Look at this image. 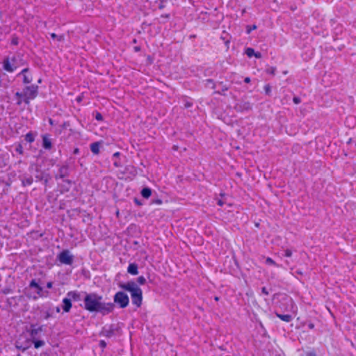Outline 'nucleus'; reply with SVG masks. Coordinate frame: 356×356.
I'll use <instances>...</instances> for the list:
<instances>
[{"instance_id":"obj_2","label":"nucleus","mask_w":356,"mask_h":356,"mask_svg":"<svg viewBox=\"0 0 356 356\" xmlns=\"http://www.w3.org/2000/svg\"><path fill=\"white\" fill-rule=\"evenodd\" d=\"M119 287L131 294L132 304L136 307H140L143 303L142 289L134 281H129L127 283H120Z\"/></svg>"},{"instance_id":"obj_51","label":"nucleus","mask_w":356,"mask_h":356,"mask_svg":"<svg viewBox=\"0 0 356 356\" xmlns=\"http://www.w3.org/2000/svg\"><path fill=\"white\" fill-rule=\"evenodd\" d=\"M162 200L161 199H156V200H152V204H162Z\"/></svg>"},{"instance_id":"obj_10","label":"nucleus","mask_w":356,"mask_h":356,"mask_svg":"<svg viewBox=\"0 0 356 356\" xmlns=\"http://www.w3.org/2000/svg\"><path fill=\"white\" fill-rule=\"evenodd\" d=\"M234 109L238 113L248 112L252 110V104L248 101H241L234 105Z\"/></svg>"},{"instance_id":"obj_39","label":"nucleus","mask_w":356,"mask_h":356,"mask_svg":"<svg viewBox=\"0 0 356 356\" xmlns=\"http://www.w3.org/2000/svg\"><path fill=\"white\" fill-rule=\"evenodd\" d=\"M257 26L255 24H253L252 26H246V33L248 34H250L252 31L255 30L257 29Z\"/></svg>"},{"instance_id":"obj_5","label":"nucleus","mask_w":356,"mask_h":356,"mask_svg":"<svg viewBox=\"0 0 356 356\" xmlns=\"http://www.w3.org/2000/svg\"><path fill=\"white\" fill-rule=\"evenodd\" d=\"M113 303L115 306L117 305L119 308L124 309L129 304V298L124 291H120L115 293Z\"/></svg>"},{"instance_id":"obj_25","label":"nucleus","mask_w":356,"mask_h":356,"mask_svg":"<svg viewBox=\"0 0 356 356\" xmlns=\"http://www.w3.org/2000/svg\"><path fill=\"white\" fill-rule=\"evenodd\" d=\"M24 90L22 92H16L15 94V97L17 98V101L16 104L19 106L24 102L23 99L25 98V95H24Z\"/></svg>"},{"instance_id":"obj_45","label":"nucleus","mask_w":356,"mask_h":356,"mask_svg":"<svg viewBox=\"0 0 356 356\" xmlns=\"http://www.w3.org/2000/svg\"><path fill=\"white\" fill-rule=\"evenodd\" d=\"M292 255V251L289 249L284 250V256L286 257H291Z\"/></svg>"},{"instance_id":"obj_12","label":"nucleus","mask_w":356,"mask_h":356,"mask_svg":"<svg viewBox=\"0 0 356 356\" xmlns=\"http://www.w3.org/2000/svg\"><path fill=\"white\" fill-rule=\"evenodd\" d=\"M70 175V170H69V165L68 164H64L60 166H59L58 173L55 175V179L56 180L60 179L62 180L66 179L68 176Z\"/></svg>"},{"instance_id":"obj_8","label":"nucleus","mask_w":356,"mask_h":356,"mask_svg":"<svg viewBox=\"0 0 356 356\" xmlns=\"http://www.w3.org/2000/svg\"><path fill=\"white\" fill-rule=\"evenodd\" d=\"M120 330V327L118 325L114 323L106 325L102 327L100 335L106 338H111L115 334V332H118Z\"/></svg>"},{"instance_id":"obj_21","label":"nucleus","mask_w":356,"mask_h":356,"mask_svg":"<svg viewBox=\"0 0 356 356\" xmlns=\"http://www.w3.org/2000/svg\"><path fill=\"white\" fill-rule=\"evenodd\" d=\"M275 314L276 315V316L277 318H279L282 321H283L284 322H286V323H289V322H291L293 320L292 315H291V314H282L279 313L277 312V310H276L275 312Z\"/></svg>"},{"instance_id":"obj_41","label":"nucleus","mask_w":356,"mask_h":356,"mask_svg":"<svg viewBox=\"0 0 356 356\" xmlns=\"http://www.w3.org/2000/svg\"><path fill=\"white\" fill-rule=\"evenodd\" d=\"M137 282L139 284L143 285L146 283V279L143 276H140L137 278Z\"/></svg>"},{"instance_id":"obj_59","label":"nucleus","mask_w":356,"mask_h":356,"mask_svg":"<svg viewBox=\"0 0 356 356\" xmlns=\"http://www.w3.org/2000/svg\"><path fill=\"white\" fill-rule=\"evenodd\" d=\"M113 165H114L115 167H117V168H118V167H120V166H121V163H120V162L117 161H114V162H113Z\"/></svg>"},{"instance_id":"obj_40","label":"nucleus","mask_w":356,"mask_h":356,"mask_svg":"<svg viewBox=\"0 0 356 356\" xmlns=\"http://www.w3.org/2000/svg\"><path fill=\"white\" fill-rule=\"evenodd\" d=\"M265 263L268 265L277 266L275 261L270 257H267Z\"/></svg>"},{"instance_id":"obj_13","label":"nucleus","mask_w":356,"mask_h":356,"mask_svg":"<svg viewBox=\"0 0 356 356\" xmlns=\"http://www.w3.org/2000/svg\"><path fill=\"white\" fill-rule=\"evenodd\" d=\"M19 179L22 182V186L23 187H26L31 186L33 182V178L32 175L28 173H24L19 176Z\"/></svg>"},{"instance_id":"obj_37","label":"nucleus","mask_w":356,"mask_h":356,"mask_svg":"<svg viewBox=\"0 0 356 356\" xmlns=\"http://www.w3.org/2000/svg\"><path fill=\"white\" fill-rule=\"evenodd\" d=\"M10 44L12 45H15V46L18 45V44H19V38L15 34L12 35Z\"/></svg>"},{"instance_id":"obj_16","label":"nucleus","mask_w":356,"mask_h":356,"mask_svg":"<svg viewBox=\"0 0 356 356\" xmlns=\"http://www.w3.org/2000/svg\"><path fill=\"white\" fill-rule=\"evenodd\" d=\"M42 331V326H38L37 325H31V328L28 331L29 332L31 339H35L40 332Z\"/></svg>"},{"instance_id":"obj_56","label":"nucleus","mask_w":356,"mask_h":356,"mask_svg":"<svg viewBox=\"0 0 356 356\" xmlns=\"http://www.w3.org/2000/svg\"><path fill=\"white\" fill-rule=\"evenodd\" d=\"M164 7H165V6H164V4H163V0H161V3H159V8L160 10H162V9H163V8H164Z\"/></svg>"},{"instance_id":"obj_11","label":"nucleus","mask_w":356,"mask_h":356,"mask_svg":"<svg viewBox=\"0 0 356 356\" xmlns=\"http://www.w3.org/2000/svg\"><path fill=\"white\" fill-rule=\"evenodd\" d=\"M22 76V83L25 85L29 84L33 81V75L29 67L24 68L17 74V77Z\"/></svg>"},{"instance_id":"obj_24","label":"nucleus","mask_w":356,"mask_h":356,"mask_svg":"<svg viewBox=\"0 0 356 356\" xmlns=\"http://www.w3.org/2000/svg\"><path fill=\"white\" fill-rule=\"evenodd\" d=\"M152 191L149 187H144L140 191V194H141L142 197L145 199H148L149 197H150V196L152 195Z\"/></svg>"},{"instance_id":"obj_17","label":"nucleus","mask_w":356,"mask_h":356,"mask_svg":"<svg viewBox=\"0 0 356 356\" xmlns=\"http://www.w3.org/2000/svg\"><path fill=\"white\" fill-rule=\"evenodd\" d=\"M73 184H74V182L70 179H63V183L59 185L60 193H65L68 192L70 190L72 185Z\"/></svg>"},{"instance_id":"obj_3","label":"nucleus","mask_w":356,"mask_h":356,"mask_svg":"<svg viewBox=\"0 0 356 356\" xmlns=\"http://www.w3.org/2000/svg\"><path fill=\"white\" fill-rule=\"evenodd\" d=\"M42 282L40 278L32 279L27 287L25 288V293L27 297L32 298L34 300L38 298V296H41L43 288L41 286Z\"/></svg>"},{"instance_id":"obj_33","label":"nucleus","mask_w":356,"mask_h":356,"mask_svg":"<svg viewBox=\"0 0 356 356\" xmlns=\"http://www.w3.org/2000/svg\"><path fill=\"white\" fill-rule=\"evenodd\" d=\"M50 36H51V39L57 40L58 41H60V42H61L64 40V36L63 35H58L55 33H50Z\"/></svg>"},{"instance_id":"obj_26","label":"nucleus","mask_w":356,"mask_h":356,"mask_svg":"<svg viewBox=\"0 0 356 356\" xmlns=\"http://www.w3.org/2000/svg\"><path fill=\"white\" fill-rule=\"evenodd\" d=\"M8 165V157L0 156V169L3 170Z\"/></svg>"},{"instance_id":"obj_38","label":"nucleus","mask_w":356,"mask_h":356,"mask_svg":"<svg viewBox=\"0 0 356 356\" xmlns=\"http://www.w3.org/2000/svg\"><path fill=\"white\" fill-rule=\"evenodd\" d=\"M264 91H265V94L268 96H270L271 95V86L270 84H266L264 86Z\"/></svg>"},{"instance_id":"obj_55","label":"nucleus","mask_w":356,"mask_h":356,"mask_svg":"<svg viewBox=\"0 0 356 356\" xmlns=\"http://www.w3.org/2000/svg\"><path fill=\"white\" fill-rule=\"evenodd\" d=\"M307 327L310 330H313L314 328V324L312 322L309 323Z\"/></svg>"},{"instance_id":"obj_48","label":"nucleus","mask_w":356,"mask_h":356,"mask_svg":"<svg viewBox=\"0 0 356 356\" xmlns=\"http://www.w3.org/2000/svg\"><path fill=\"white\" fill-rule=\"evenodd\" d=\"M134 202L138 206H141L143 204V202L137 197L134 198Z\"/></svg>"},{"instance_id":"obj_49","label":"nucleus","mask_w":356,"mask_h":356,"mask_svg":"<svg viewBox=\"0 0 356 356\" xmlns=\"http://www.w3.org/2000/svg\"><path fill=\"white\" fill-rule=\"evenodd\" d=\"M70 124L69 122H64L61 125L62 129H66L68 127H70Z\"/></svg>"},{"instance_id":"obj_46","label":"nucleus","mask_w":356,"mask_h":356,"mask_svg":"<svg viewBox=\"0 0 356 356\" xmlns=\"http://www.w3.org/2000/svg\"><path fill=\"white\" fill-rule=\"evenodd\" d=\"M293 102L295 104H299L301 102V99L298 96H294L293 98Z\"/></svg>"},{"instance_id":"obj_35","label":"nucleus","mask_w":356,"mask_h":356,"mask_svg":"<svg viewBox=\"0 0 356 356\" xmlns=\"http://www.w3.org/2000/svg\"><path fill=\"white\" fill-rule=\"evenodd\" d=\"M93 115L97 121L102 122L104 120L103 115L99 111H95Z\"/></svg>"},{"instance_id":"obj_20","label":"nucleus","mask_w":356,"mask_h":356,"mask_svg":"<svg viewBox=\"0 0 356 356\" xmlns=\"http://www.w3.org/2000/svg\"><path fill=\"white\" fill-rule=\"evenodd\" d=\"M127 273L132 275H136L138 274V266L136 263H131L129 264L127 268Z\"/></svg>"},{"instance_id":"obj_57","label":"nucleus","mask_w":356,"mask_h":356,"mask_svg":"<svg viewBox=\"0 0 356 356\" xmlns=\"http://www.w3.org/2000/svg\"><path fill=\"white\" fill-rule=\"evenodd\" d=\"M52 309H54V313H59L60 312V309L59 307H56L55 308H53Z\"/></svg>"},{"instance_id":"obj_28","label":"nucleus","mask_w":356,"mask_h":356,"mask_svg":"<svg viewBox=\"0 0 356 356\" xmlns=\"http://www.w3.org/2000/svg\"><path fill=\"white\" fill-rule=\"evenodd\" d=\"M204 86L206 88H211L212 89H215L216 87V84L213 79H207L204 81Z\"/></svg>"},{"instance_id":"obj_50","label":"nucleus","mask_w":356,"mask_h":356,"mask_svg":"<svg viewBox=\"0 0 356 356\" xmlns=\"http://www.w3.org/2000/svg\"><path fill=\"white\" fill-rule=\"evenodd\" d=\"M99 345L100 348H105L106 347V346H107V343H106V342L105 341L101 340V341H99Z\"/></svg>"},{"instance_id":"obj_42","label":"nucleus","mask_w":356,"mask_h":356,"mask_svg":"<svg viewBox=\"0 0 356 356\" xmlns=\"http://www.w3.org/2000/svg\"><path fill=\"white\" fill-rule=\"evenodd\" d=\"M305 356H318L315 350L312 349L305 353Z\"/></svg>"},{"instance_id":"obj_47","label":"nucleus","mask_w":356,"mask_h":356,"mask_svg":"<svg viewBox=\"0 0 356 356\" xmlns=\"http://www.w3.org/2000/svg\"><path fill=\"white\" fill-rule=\"evenodd\" d=\"M83 93H81L76 97L75 100L77 103L80 104L83 101Z\"/></svg>"},{"instance_id":"obj_54","label":"nucleus","mask_w":356,"mask_h":356,"mask_svg":"<svg viewBox=\"0 0 356 356\" xmlns=\"http://www.w3.org/2000/svg\"><path fill=\"white\" fill-rule=\"evenodd\" d=\"M47 289H51L53 287V282H48L46 285Z\"/></svg>"},{"instance_id":"obj_1","label":"nucleus","mask_w":356,"mask_h":356,"mask_svg":"<svg viewBox=\"0 0 356 356\" xmlns=\"http://www.w3.org/2000/svg\"><path fill=\"white\" fill-rule=\"evenodd\" d=\"M83 301L84 309L102 316L112 313L115 309L114 303L104 302L103 296L95 292H84Z\"/></svg>"},{"instance_id":"obj_34","label":"nucleus","mask_w":356,"mask_h":356,"mask_svg":"<svg viewBox=\"0 0 356 356\" xmlns=\"http://www.w3.org/2000/svg\"><path fill=\"white\" fill-rule=\"evenodd\" d=\"M276 70L277 69L275 67L271 66L267 67L265 71L267 74L274 76L275 74Z\"/></svg>"},{"instance_id":"obj_7","label":"nucleus","mask_w":356,"mask_h":356,"mask_svg":"<svg viewBox=\"0 0 356 356\" xmlns=\"http://www.w3.org/2000/svg\"><path fill=\"white\" fill-rule=\"evenodd\" d=\"M56 259L61 264L71 266L74 262V255L70 253V250H63L57 254Z\"/></svg>"},{"instance_id":"obj_60","label":"nucleus","mask_w":356,"mask_h":356,"mask_svg":"<svg viewBox=\"0 0 356 356\" xmlns=\"http://www.w3.org/2000/svg\"><path fill=\"white\" fill-rule=\"evenodd\" d=\"M250 81H251V79H250V77H248H248H245V78L244 79V82H245V83H250Z\"/></svg>"},{"instance_id":"obj_6","label":"nucleus","mask_w":356,"mask_h":356,"mask_svg":"<svg viewBox=\"0 0 356 356\" xmlns=\"http://www.w3.org/2000/svg\"><path fill=\"white\" fill-rule=\"evenodd\" d=\"M39 87L38 85L32 84L26 86L24 88V95L25 98L23 99L26 104H29L30 100L34 99L38 95Z\"/></svg>"},{"instance_id":"obj_23","label":"nucleus","mask_w":356,"mask_h":356,"mask_svg":"<svg viewBox=\"0 0 356 356\" xmlns=\"http://www.w3.org/2000/svg\"><path fill=\"white\" fill-rule=\"evenodd\" d=\"M36 136V132L33 133L32 131H29L25 135L24 140L29 143H32L35 141Z\"/></svg>"},{"instance_id":"obj_14","label":"nucleus","mask_w":356,"mask_h":356,"mask_svg":"<svg viewBox=\"0 0 356 356\" xmlns=\"http://www.w3.org/2000/svg\"><path fill=\"white\" fill-rule=\"evenodd\" d=\"M84 292L85 291H70L67 293V296L70 297L72 301L78 302L83 300Z\"/></svg>"},{"instance_id":"obj_30","label":"nucleus","mask_w":356,"mask_h":356,"mask_svg":"<svg viewBox=\"0 0 356 356\" xmlns=\"http://www.w3.org/2000/svg\"><path fill=\"white\" fill-rule=\"evenodd\" d=\"M15 151L16 153L20 155H22L24 154V148L20 143H18L15 145Z\"/></svg>"},{"instance_id":"obj_63","label":"nucleus","mask_w":356,"mask_h":356,"mask_svg":"<svg viewBox=\"0 0 356 356\" xmlns=\"http://www.w3.org/2000/svg\"><path fill=\"white\" fill-rule=\"evenodd\" d=\"M134 51H135L136 52H138V51H140V47H134Z\"/></svg>"},{"instance_id":"obj_43","label":"nucleus","mask_w":356,"mask_h":356,"mask_svg":"<svg viewBox=\"0 0 356 356\" xmlns=\"http://www.w3.org/2000/svg\"><path fill=\"white\" fill-rule=\"evenodd\" d=\"M213 73V71L211 68H207L204 70V75L205 76H211Z\"/></svg>"},{"instance_id":"obj_44","label":"nucleus","mask_w":356,"mask_h":356,"mask_svg":"<svg viewBox=\"0 0 356 356\" xmlns=\"http://www.w3.org/2000/svg\"><path fill=\"white\" fill-rule=\"evenodd\" d=\"M51 177L49 174L48 176H46V178L42 181L43 184L47 187L49 184V181L51 179Z\"/></svg>"},{"instance_id":"obj_18","label":"nucleus","mask_w":356,"mask_h":356,"mask_svg":"<svg viewBox=\"0 0 356 356\" xmlns=\"http://www.w3.org/2000/svg\"><path fill=\"white\" fill-rule=\"evenodd\" d=\"M35 178L36 181H42L46 178V176L49 175V172L41 170L38 167L35 168Z\"/></svg>"},{"instance_id":"obj_52","label":"nucleus","mask_w":356,"mask_h":356,"mask_svg":"<svg viewBox=\"0 0 356 356\" xmlns=\"http://www.w3.org/2000/svg\"><path fill=\"white\" fill-rule=\"evenodd\" d=\"M261 293L266 296H268L269 294V291L265 286L261 288Z\"/></svg>"},{"instance_id":"obj_64","label":"nucleus","mask_w":356,"mask_h":356,"mask_svg":"<svg viewBox=\"0 0 356 356\" xmlns=\"http://www.w3.org/2000/svg\"><path fill=\"white\" fill-rule=\"evenodd\" d=\"M49 124H50L51 125H53V124H54V121H53V120H52V119H51V118H49Z\"/></svg>"},{"instance_id":"obj_53","label":"nucleus","mask_w":356,"mask_h":356,"mask_svg":"<svg viewBox=\"0 0 356 356\" xmlns=\"http://www.w3.org/2000/svg\"><path fill=\"white\" fill-rule=\"evenodd\" d=\"M253 56L257 58H261L262 57V54L259 51H254V55Z\"/></svg>"},{"instance_id":"obj_4","label":"nucleus","mask_w":356,"mask_h":356,"mask_svg":"<svg viewBox=\"0 0 356 356\" xmlns=\"http://www.w3.org/2000/svg\"><path fill=\"white\" fill-rule=\"evenodd\" d=\"M278 298V301L275 302L277 309L282 312L291 311L293 306V301L291 297L286 294L275 293L273 295V300Z\"/></svg>"},{"instance_id":"obj_22","label":"nucleus","mask_w":356,"mask_h":356,"mask_svg":"<svg viewBox=\"0 0 356 356\" xmlns=\"http://www.w3.org/2000/svg\"><path fill=\"white\" fill-rule=\"evenodd\" d=\"M100 145H101L100 142H95V143H91L90 145L91 152L94 154H98L99 153Z\"/></svg>"},{"instance_id":"obj_36","label":"nucleus","mask_w":356,"mask_h":356,"mask_svg":"<svg viewBox=\"0 0 356 356\" xmlns=\"http://www.w3.org/2000/svg\"><path fill=\"white\" fill-rule=\"evenodd\" d=\"M228 90V87L225 85L222 86V90L220 91V90H216L213 92V94H218V95H225V93L224 92Z\"/></svg>"},{"instance_id":"obj_58","label":"nucleus","mask_w":356,"mask_h":356,"mask_svg":"<svg viewBox=\"0 0 356 356\" xmlns=\"http://www.w3.org/2000/svg\"><path fill=\"white\" fill-rule=\"evenodd\" d=\"M218 205L222 207L225 202L222 200H218L217 202Z\"/></svg>"},{"instance_id":"obj_19","label":"nucleus","mask_w":356,"mask_h":356,"mask_svg":"<svg viewBox=\"0 0 356 356\" xmlns=\"http://www.w3.org/2000/svg\"><path fill=\"white\" fill-rule=\"evenodd\" d=\"M72 307V300L70 297H65L62 300V309L64 312H69Z\"/></svg>"},{"instance_id":"obj_32","label":"nucleus","mask_w":356,"mask_h":356,"mask_svg":"<svg viewBox=\"0 0 356 356\" xmlns=\"http://www.w3.org/2000/svg\"><path fill=\"white\" fill-rule=\"evenodd\" d=\"M54 316V309H51V308L44 312V319H49Z\"/></svg>"},{"instance_id":"obj_31","label":"nucleus","mask_w":356,"mask_h":356,"mask_svg":"<svg viewBox=\"0 0 356 356\" xmlns=\"http://www.w3.org/2000/svg\"><path fill=\"white\" fill-rule=\"evenodd\" d=\"M254 49L252 47H248L245 49V54L248 57L252 58L254 55Z\"/></svg>"},{"instance_id":"obj_29","label":"nucleus","mask_w":356,"mask_h":356,"mask_svg":"<svg viewBox=\"0 0 356 356\" xmlns=\"http://www.w3.org/2000/svg\"><path fill=\"white\" fill-rule=\"evenodd\" d=\"M34 348L38 349L44 345V341L43 340L38 339L37 338L31 339Z\"/></svg>"},{"instance_id":"obj_9","label":"nucleus","mask_w":356,"mask_h":356,"mask_svg":"<svg viewBox=\"0 0 356 356\" xmlns=\"http://www.w3.org/2000/svg\"><path fill=\"white\" fill-rule=\"evenodd\" d=\"M16 62L17 58L15 56L12 58L6 57L3 60V69L8 72H13L17 68L15 65Z\"/></svg>"},{"instance_id":"obj_27","label":"nucleus","mask_w":356,"mask_h":356,"mask_svg":"<svg viewBox=\"0 0 356 356\" xmlns=\"http://www.w3.org/2000/svg\"><path fill=\"white\" fill-rule=\"evenodd\" d=\"M182 102L185 108H189L193 106V102L188 97H184L182 99Z\"/></svg>"},{"instance_id":"obj_62","label":"nucleus","mask_w":356,"mask_h":356,"mask_svg":"<svg viewBox=\"0 0 356 356\" xmlns=\"http://www.w3.org/2000/svg\"><path fill=\"white\" fill-rule=\"evenodd\" d=\"M73 154H79V148H77V147H76V148H75V149H74V151H73Z\"/></svg>"},{"instance_id":"obj_61","label":"nucleus","mask_w":356,"mask_h":356,"mask_svg":"<svg viewBox=\"0 0 356 356\" xmlns=\"http://www.w3.org/2000/svg\"><path fill=\"white\" fill-rule=\"evenodd\" d=\"M120 156V152H115L113 154V157L114 158H118Z\"/></svg>"},{"instance_id":"obj_15","label":"nucleus","mask_w":356,"mask_h":356,"mask_svg":"<svg viewBox=\"0 0 356 356\" xmlns=\"http://www.w3.org/2000/svg\"><path fill=\"white\" fill-rule=\"evenodd\" d=\"M42 147L46 150H50L52 148L51 139L47 134L42 135Z\"/></svg>"}]
</instances>
